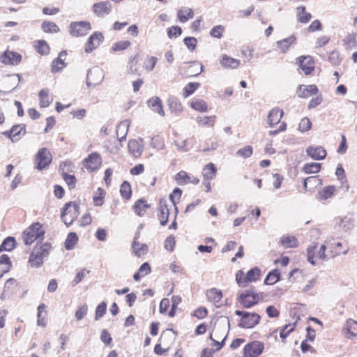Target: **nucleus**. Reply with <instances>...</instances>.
<instances>
[{"mask_svg": "<svg viewBox=\"0 0 357 357\" xmlns=\"http://www.w3.org/2000/svg\"><path fill=\"white\" fill-rule=\"evenodd\" d=\"M44 234L42 225L39 222H35L24 231L22 240L25 245H30L35 241L43 239Z\"/></svg>", "mask_w": 357, "mask_h": 357, "instance_id": "obj_1", "label": "nucleus"}, {"mask_svg": "<svg viewBox=\"0 0 357 357\" xmlns=\"http://www.w3.org/2000/svg\"><path fill=\"white\" fill-rule=\"evenodd\" d=\"M235 314L241 317L238 324V326L245 328H251L256 326L260 319V316L257 313H250L245 311L236 310Z\"/></svg>", "mask_w": 357, "mask_h": 357, "instance_id": "obj_2", "label": "nucleus"}, {"mask_svg": "<svg viewBox=\"0 0 357 357\" xmlns=\"http://www.w3.org/2000/svg\"><path fill=\"white\" fill-rule=\"evenodd\" d=\"M79 215V206L77 204L68 202L66 203L61 212V218L64 224L69 227Z\"/></svg>", "mask_w": 357, "mask_h": 357, "instance_id": "obj_3", "label": "nucleus"}, {"mask_svg": "<svg viewBox=\"0 0 357 357\" xmlns=\"http://www.w3.org/2000/svg\"><path fill=\"white\" fill-rule=\"evenodd\" d=\"M262 298L261 294L255 293L252 289H247L238 296V301L245 308H250L256 305Z\"/></svg>", "mask_w": 357, "mask_h": 357, "instance_id": "obj_4", "label": "nucleus"}, {"mask_svg": "<svg viewBox=\"0 0 357 357\" xmlns=\"http://www.w3.org/2000/svg\"><path fill=\"white\" fill-rule=\"evenodd\" d=\"M326 249L325 245H321L319 250H317V243L310 245L307 249V261L311 264L315 265V259L325 260L328 258V255L326 254Z\"/></svg>", "mask_w": 357, "mask_h": 357, "instance_id": "obj_5", "label": "nucleus"}, {"mask_svg": "<svg viewBox=\"0 0 357 357\" xmlns=\"http://www.w3.org/2000/svg\"><path fill=\"white\" fill-rule=\"evenodd\" d=\"M103 70L98 67H93L88 71L86 76L87 86H96L100 84L104 79Z\"/></svg>", "mask_w": 357, "mask_h": 357, "instance_id": "obj_6", "label": "nucleus"}, {"mask_svg": "<svg viewBox=\"0 0 357 357\" xmlns=\"http://www.w3.org/2000/svg\"><path fill=\"white\" fill-rule=\"evenodd\" d=\"M52 155L46 148L39 149L36 155V167L42 170L47 167L52 161Z\"/></svg>", "mask_w": 357, "mask_h": 357, "instance_id": "obj_7", "label": "nucleus"}, {"mask_svg": "<svg viewBox=\"0 0 357 357\" xmlns=\"http://www.w3.org/2000/svg\"><path fill=\"white\" fill-rule=\"evenodd\" d=\"M90 29V23L84 21L72 22L70 25V33L75 37L85 36Z\"/></svg>", "mask_w": 357, "mask_h": 357, "instance_id": "obj_8", "label": "nucleus"}, {"mask_svg": "<svg viewBox=\"0 0 357 357\" xmlns=\"http://www.w3.org/2000/svg\"><path fill=\"white\" fill-rule=\"evenodd\" d=\"M264 349V344L261 342L253 341L247 344L244 347L245 357H259Z\"/></svg>", "mask_w": 357, "mask_h": 357, "instance_id": "obj_9", "label": "nucleus"}, {"mask_svg": "<svg viewBox=\"0 0 357 357\" xmlns=\"http://www.w3.org/2000/svg\"><path fill=\"white\" fill-rule=\"evenodd\" d=\"M103 40L104 36L101 33L94 32L91 36H90V37L88 38L85 44V52H92L94 50H96L100 46V45L102 43Z\"/></svg>", "mask_w": 357, "mask_h": 357, "instance_id": "obj_10", "label": "nucleus"}, {"mask_svg": "<svg viewBox=\"0 0 357 357\" xmlns=\"http://www.w3.org/2000/svg\"><path fill=\"white\" fill-rule=\"evenodd\" d=\"M22 56L20 54L6 50L0 57V61L5 65L17 66L22 61Z\"/></svg>", "mask_w": 357, "mask_h": 357, "instance_id": "obj_11", "label": "nucleus"}, {"mask_svg": "<svg viewBox=\"0 0 357 357\" xmlns=\"http://www.w3.org/2000/svg\"><path fill=\"white\" fill-rule=\"evenodd\" d=\"M101 162L100 155L97 153H93L84 160L83 165L88 170L93 172L99 168Z\"/></svg>", "mask_w": 357, "mask_h": 357, "instance_id": "obj_12", "label": "nucleus"}, {"mask_svg": "<svg viewBox=\"0 0 357 357\" xmlns=\"http://www.w3.org/2000/svg\"><path fill=\"white\" fill-rule=\"evenodd\" d=\"M93 12L98 17H104L112 11V5L109 1L96 3L92 7Z\"/></svg>", "mask_w": 357, "mask_h": 357, "instance_id": "obj_13", "label": "nucleus"}, {"mask_svg": "<svg viewBox=\"0 0 357 357\" xmlns=\"http://www.w3.org/2000/svg\"><path fill=\"white\" fill-rule=\"evenodd\" d=\"M306 154L314 160H324L326 157V151L321 146H310L306 149Z\"/></svg>", "mask_w": 357, "mask_h": 357, "instance_id": "obj_14", "label": "nucleus"}, {"mask_svg": "<svg viewBox=\"0 0 357 357\" xmlns=\"http://www.w3.org/2000/svg\"><path fill=\"white\" fill-rule=\"evenodd\" d=\"M297 60V63L305 75H310L314 70L313 61L310 56H301Z\"/></svg>", "mask_w": 357, "mask_h": 357, "instance_id": "obj_15", "label": "nucleus"}, {"mask_svg": "<svg viewBox=\"0 0 357 357\" xmlns=\"http://www.w3.org/2000/svg\"><path fill=\"white\" fill-rule=\"evenodd\" d=\"M283 111L280 109L279 108H273L272 109L268 115L267 117V123L270 127L273 126L275 124L280 123L282 116Z\"/></svg>", "mask_w": 357, "mask_h": 357, "instance_id": "obj_16", "label": "nucleus"}, {"mask_svg": "<svg viewBox=\"0 0 357 357\" xmlns=\"http://www.w3.org/2000/svg\"><path fill=\"white\" fill-rule=\"evenodd\" d=\"M129 152L135 157H139L143 151L142 140L131 139L128 142Z\"/></svg>", "mask_w": 357, "mask_h": 357, "instance_id": "obj_17", "label": "nucleus"}, {"mask_svg": "<svg viewBox=\"0 0 357 357\" xmlns=\"http://www.w3.org/2000/svg\"><path fill=\"white\" fill-rule=\"evenodd\" d=\"M318 89L314 84L311 85H301L297 91L298 95L301 98H307L312 95L317 94Z\"/></svg>", "mask_w": 357, "mask_h": 357, "instance_id": "obj_18", "label": "nucleus"}, {"mask_svg": "<svg viewBox=\"0 0 357 357\" xmlns=\"http://www.w3.org/2000/svg\"><path fill=\"white\" fill-rule=\"evenodd\" d=\"M149 107L155 112H157L161 116H165V112L162 106V101L158 96H154L148 100Z\"/></svg>", "mask_w": 357, "mask_h": 357, "instance_id": "obj_19", "label": "nucleus"}, {"mask_svg": "<svg viewBox=\"0 0 357 357\" xmlns=\"http://www.w3.org/2000/svg\"><path fill=\"white\" fill-rule=\"evenodd\" d=\"M343 330L347 338L357 336V322L353 319H348Z\"/></svg>", "mask_w": 357, "mask_h": 357, "instance_id": "obj_20", "label": "nucleus"}, {"mask_svg": "<svg viewBox=\"0 0 357 357\" xmlns=\"http://www.w3.org/2000/svg\"><path fill=\"white\" fill-rule=\"evenodd\" d=\"M321 185V180L318 176H312L306 178L303 181L305 191L311 190Z\"/></svg>", "mask_w": 357, "mask_h": 357, "instance_id": "obj_21", "label": "nucleus"}, {"mask_svg": "<svg viewBox=\"0 0 357 357\" xmlns=\"http://www.w3.org/2000/svg\"><path fill=\"white\" fill-rule=\"evenodd\" d=\"M139 234H136L134 238V241L132 244V248L134 250L135 254L140 257L146 253L148 250V247L145 243H140L137 241V239L139 238Z\"/></svg>", "mask_w": 357, "mask_h": 357, "instance_id": "obj_22", "label": "nucleus"}, {"mask_svg": "<svg viewBox=\"0 0 357 357\" xmlns=\"http://www.w3.org/2000/svg\"><path fill=\"white\" fill-rule=\"evenodd\" d=\"M296 37L294 35L282 39L281 40H278L276 43L277 47L279 48L282 53H286L290 46L296 41Z\"/></svg>", "mask_w": 357, "mask_h": 357, "instance_id": "obj_23", "label": "nucleus"}, {"mask_svg": "<svg viewBox=\"0 0 357 357\" xmlns=\"http://www.w3.org/2000/svg\"><path fill=\"white\" fill-rule=\"evenodd\" d=\"M221 66L224 68H229L231 69L237 68L240 65V61L229 56L224 54L220 61Z\"/></svg>", "mask_w": 357, "mask_h": 357, "instance_id": "obj_24", "label": "nucleus"}, {"mask_svg": "<svg viewBox=\"0 0 357 357\" xmlns=\"http://www.w3.org/2000/svg\"><path fill=\"white\" fill-rule=\"evenodd\" d=\"M194 16L192 9L188 7H182L177 12V17L181 23H185Z\"/></svg>", "mask_w": 357, "mask_h": 357, "instance_id": "obj_25", "label": "nucleus"}, {"mask_svg": "<svg viewBox=\"0 0 357 357\" xmlns=\"http://www.w3.org/2000/svg\"><path fill=\"white\" fill-rule=\"evenodd\" d=\"M206 296L208 301L213 302L215 305H217L220 302L222 298V293L221 290H218L215 288H212L207 291Z\"/></svg>", "mask_w": 357, "mask_h": 357, "instance_id": "obj_26", "label": "nucleus"}, {"mask_svg": "<svg viewBox=\"0 0 357 357\" xmlns=\"http://www.w3.org/2000/svg\"><path fill=\"white\" fill-rule=\"evenodd\" d=\"M43 256L41 255L37 248H34L33 252L31 253L29 262L31 267H40L43 263Z\"/></svg>", "mask_w": 357, "mask_h": 357, "instance_id": "obj_27", "label": "nucleus"}, {"mask_svg": "<svg viewBox=\"0 0 357 357\" xmlns=\"http://www.w3.org/2000/svg\"><path fill=\"white\" fill-rule=\"evenodd\" d=\"M335 191V187L334 185L325 187L318 192L317 199L319 200H326L333 196Z\"/></svg>", "mask_w": 357, "mask_h": 357, "instance_id": "obj_28", "label": "nucleus"}, {"mask_svg": "<svg viewBox=\"0 0 357 357\" xmlns=\"http://www.w3.org/2000/svg\"><path fill=\"white\" fill-rule=\"evenodd\" d=\"M35 50L41 55H48L50 54V46L44 40L35 41Z\"/></svg>", "mask_w": 357, "mask_h": 357, "instance_id": "obj_29", "label": "nucleus"}, {"mask_svg": "<svg viewBox=\"0 0 357 357\" xmlns=\"http://www.w3.org/2000/svg\"><path fill=\"white\" fill-rule=\"evenodd\" d=\"M216 168L213 163L207 164L202 171L204 180H212L215 176Z\"/></svg>", "mask_w": 357, "mask_h": 357, "instance_id": "obj_30", "label": "nucleus"}, {"mask_svg": "<svg viewBox=\"0 0 357 357\" xmlns=\"http://www.w3.org/2000/svg\"><path fill=\"white\" fill-rule=\"evenodd\" d=\"M40 105L41 107H48L52 102V98L49 96V90L43 89L39 92Z\"/></svg>", "mask_w": 357, "mask_h": 357, "instance_id": "obj_31", "label": "nucleus"}, {"mask_svg": "<svg viewBox=\"0 0 357 357\" xmlns=\"http://www.w3.org/2000/svg\"><path fill=\"white\" fill-rule=\"evenodd\" d=\"M168 106L171 112L179 114L183 110V107L180 101L176 98H169L168 99Z\"/></svg>", "mask_w": 357, "mask_h": 357, "instance_id": "obj_32", "label": "nucleus"}, {"mask_svg": "<svg viewBox=\"0 0 357 357\" xmlns=\"http://www.w3.org/2000/svg\"><path fill=\"white\" fill-rule=\"evenodd\" d=\"M229 321L227 318H224V319L220 321L218 324H215L214 329H215L218 326H220L219 328L218 333L219 338L222 336L227 335L229 328Z\"/></svg>", "mask_w": 357, "mask_h": 357, "instance_id": "obj_33", "label": "nucleus"}, {"mask_svg": "<svg viewBox=\"0 0 357 357\" xmlns=\"http://www.w3.org/2000/svg\"><path fill=\"white\" fill-rule=\"evenodd\" d=\"M297 17L298 20L301 23L308 22L312 17L311 14L305 11V6H300L297 8Z\"/></svg>", "mask_w": 357, "mask_h": 357, "instance_id": "obj_34", "label": "nucleus"}, {"mask_svg": "<svg viewBox=\"0 0 357 357\" xmlns=\"http://www.w3.org/2000/svg\"><path fill=\"white\" fill-rule=\"evenodd\" d=\"M148 208H149V205L147 204L145 200L142 199L136 202L133 206L135 213L139 216L143 215L146 211V209Z\"/></svg>", "mask_w": 357, "mask_h": 357, "instance_id": "obj_35", "label": "nucleus"}, {"mask_svg": "<svg viewBox=\"0 0 357 357\" xmlns=\"http://www.w3.org/2000/svg\"><path fill=\"white\" fill-rule=\"evenodd\" d=\"M280 271L275 269L271 271L266 277L264 283L268 285L274 284L280 280Z\"/></svg>", "mask_w": 357, "mask_h": 357, "instance_id": "obj_36", "label": "nucleus"}, {"mask_svg": "<svg viewBox=\"0 0 357 357\" xmlns=\"http://www.w3.org/2000/svg\"><path fill=\"white\" fill-rule=\"evenodd\" d=\"M78 241V236L75 232H70L68 234L66 241L65 248L66 250H72Z\"/></svg>", "mask_w": 357, "mask_h": 357, "instance_id": "obj_37", "label": "nucleus"}, {"mask_svg": "<svg viewBox=\"0 0 357 357\" xmlns=\"http://www.w3.org/2000/svg\"><path fill=\"white\" fill-rule=\"evenodd\" d=\"M15 247V240L13 237H7L0 245V252L11 251Z\"/></svg>", "mask_w": 357, "mask_h": 357, "instance_id": "obj_38", "label": "nucleus"}, {"mask_svg": "<svg viewBox=\"0 0 357 357\" xmlns=\"http://www.w3.org/2000/svg\"><path fill=\"white\" fill-rule=\"evenodd\" d=\"M43 31L45 33H58L59 31V26L52 22L44 21L41 24Z\"/></svg>", "mask_w": 357, "mask_h": 357, "instance_id": "obj_39", "label": "nucleus"}, {"mask_svg": "<svg viewBox=\"0 0 357 357\" xmlns=\"http://www.w3.org/2000/svg\"><path fill=\"white\" fill-rule=\"evenodd\" d=\"M321 167L320 163L310 162L305 164L303 167V170L305 174H315L320 171Z\"/></svg>", "mask_w": 357, "mask_h": 357, "instance_id": "obj_40", "label": "nucleus"}, {"mask_svg": "<svg viewBox=\"0 0 357 357\" xmlns=\"http://www.w3.org/2000/svg\"><path fill=\"white\" fill-rule=\"evenodd\" d=\"M280 243L284 248H295L297 245V240L292 236H282Z\"/></svg>", "mask_w": 357, "mask_h": 357, "instance_id": "obj_41", "label": "nucleus"}, {"mask_svg": "<svg viewBox=\"0 0 357 357\" xmlns=\"http://www.w3.org/2000/svg\"><path fill=\"white\" fill-rule=\"evenodd\" d=\"M190 106L195 110L204 112L208 109V106L206 102L203 100H194L191 102Z\"/></svg>", "mask_w": 357, "mask_h": 357, "instance_id": "obj_42", "label": "nucleus"}, {"mask_svg": "<svg viewBox=\"0 0 357 357\" xmlns=\"http://www.w3.org/2000/svg\"><path fill=\"white\" fill-rule=\"evenodd\" d=\"M169 215V208L166 205L160 206V213L158 214V219L160 220L162 225H165L168 222Z\"/></svg>", "mask_w": 357, "mask_h": 357, "instance_id": "obj_43", "label": "nucleus"}, {"mask_svg": "<svg viewBox=\"0 0 357 357\" xmlns=\"http://www.w3.org/2000/svg\"><path fill=\"white\" fill-rule=\"evenodd\" d=\"M215 116H197V122L202 126H213L215 122Z\"/></svg>", "mask_w": 357, "mask_h": 357, "instance_id": "obj_44", "label": "nucleus"}, {"mask_svg": "<svg viewBox=\"0 0 357 357\" xmlns=\"http://www.w3.org/2000/svg\"><path fill=\"white\" fill-rule=\"evenodd\" d=\"M220 326H218L215 329H213L212 333L210 335V339L213 341V345L214 346H218V348L216 349V350H219L220 349L222 346L224 345L225 344V341L226 340V337H227V335L223 337L222 340L221 341V342H219L218 341L214 340L213 338V336L214 335L215 337L217 338H219V335H218V331H219V328H220Z\"/></svg>", "mask_w": 357, "mask_h": 357, "instance_id": "obj_45", "label": "nucleus"}, {"mask_svg": "<svg viewBox=\"0 0 357 357\" xmlns=\"http://www.w3.org/2000/svg\"><path fill=\"white\" fill-rule=\"evenodd\" d=\"M260 275V270L255 267L248 271L245 275V280L248 282L256 281Z\"/></svg>", "mask_w": 357, "mask_h": 357, "instance_id": "obj_46", "label": "nucleus"}, {"mask_svg": "<svg viewBox=\"0 0 357 357\" xmlns=\"http://www.w3.org/2000/svg\"><path fill=\"white\" fill-rule=\"evenodd\" d=\"M120 192L121 196L125 199H129L131 196L132 190L130 185L128 182L124 181L120 188Z\"/></svg>", "mask_w": 357, "mask_h": 357, "instance_id": "obj_47", "label": "nucleus"}, {"mask_svg": "<svg viewBox=\"0 0 357 357\" xmlns=\"http://www.w3.org/2000/svg\"><path fill=\"white\" fill-rule=\"evenodd\" d=\"M181 195H182V190L178 188H176L173 190L172 193L170 194V195H169V199L172 201L174 206H175V210H176V213H178V208L176 206V204L178 202Z\"/></svg>", "mask_w": 357, "mask_h": 357, "instance_id": "obj_48", "label": "nucleus"}, {"mask_svg": "<svg viewBox=\"0 0 357 357\" xmlns=\"http://www.w3.org/2000/svg\"><path fill=\"white\" fill-rule=\"evenodd\" d=\"M190 176L185 171L179 172L175 176V180L179 185H184L188 183Z\"/></svg>", "mask_w": 357, "mask_h": 357, "instance_id": "obj_49", "label": "nucleus"}, {"mask_svg": "<svg viewBox=\"0 0 357 357\" xmlns=\"http://www.w3.org/2000/svg\"><path fill=\"white\" fill-rule=\"evenodd\" d=\"M200 86L199 83L190 82L184 88L183 96L184 97H188L192 94Z\"/></svg>", "mask_w": 357, "mask_h": 357, "instance_id": "obj_50", "label": "nucleus"}, {"mask_svg": "<svg viewBox=\"0 0 357 357\" xmlns=\"http://www.w3.org/2000/svg\"><path fill=\"white\" fill-rule=\"evenodd\" d=\"M65 66V62L57 57L52 63V72L53 73H56L63 69Z\"/></svg>", "mask_w": 357, "mask_h": 357, "instance_id": "obj_51", "label": "nucleus"}, {"mask_svg": "<svg viewBox=\"0 0 357 357\" xmlns=\"http://www.w3.org/2000/svg\"><path fill=\"white\" fill-rule=\"evenodd\" d=\"M225 31L222 25H217L213 26L210 31V36L216 38H221Z\"/></svg>", "mask_w": 357, "mask_h": 357, "instance_id": "obj_52", "label": "nucleus"}, {"mask_svg": "<svg viewBox=\"0 0 357 357\" xmlns=\"http://www.w3.org/2000/svg\"><path fill=\"white\" fill-rule=\"evenodd\" d=\"M25 127L24 124H17L15 125L11 128L12 135L14 138H20V135L21 132H23V135L25 134Z\"/></svg>", "mask_w": 357, "mask_h": 357, "instance_id": "obj_53", "label": "nucleus"}, {"mask_svg": "<svg viewBox=\"0 0 357 357\" xmlns=\"http://www.w3.org/2000/svg\"><path fill=\"white\" fill-rule=\"evenodd\" d=\"M131 45L128 40H121L115 43L112 46V50L114 52L122 51L127 49Z\"/></svg>", "mask_w": 357, "mask_h": 357, "instance_id": "obj_54", "label": "nucleus"}, {"mask_svg": "<svg viewBox=\"0 0 357 357\" xmlns=\"http://www.w3.org/2000/svg\"><path fill=\"white\" fill-rule=\"evenodd\" d=\"M328 61L333 66H338L342 61L340 53L336 50L332 51L329 55Z\"/></svg>", "mask_w": 357, "mask_h": 357, "instance_id": "obj_55", "label": "nucleus"}, {"mask_svg": "<svg viewBox=\"0 0 357 357\" xmlns=\"http://www.w3.org/2000/svg\"><path fill=\"white\" fill-rule=\"evenodd\" d=\"M88 311V306L86 304H84L80 305L77 311L75 312V317L77 320L80 321L82 320L87 314Z\"/></svg>", "mask_w": 357, "mask_h": 357, "instance_id": "obj_56", "label": "nucleus"}, {"mask_svg": "<svg viewBox=\"0 0 357 357\" xmlns=\"http://www.w3.org/2000/svg\"><path fill=\"white\" fill-rule=\"evenodd\" d=\"M311 126H312L311 121H310V119L308 118L305 117V118L302 119L301 122L299 123L298 130L301 132H304L305 131L310 130Z\"/></svg>", "mask_w": 357, "mask_h": 357, "instance_id": "obj_57", "label": "nucleus"}, {"mask_svg": "<svg viewBox=\"0 0 357 357\" xmlns=\"http://www.w3.org/2000/svg\"><path fill=\"white\" fill-rule=\"evenodd\" d=\"M107 304L105 302L100 303L96 309L95 319L98 320L100 318L103 317L106 312Z\"/></svg>", "mask_w": 357, "mask_h": 357, "instance_id": "obj_58", "label": "nucleus"}, {"mask_svg": "<svg viewBox=\"0 0 357 357\" xmlns=\"http://www.w3.org/2000/svg\"><path fill=\"white\" fill-rule=\"evenodd\" d=\"M138 58L137 55L135 56L130 60L128 65V73L130 74H137L138 71L137 68Z\"/></svg>", "mask_w": 357, "mask_h": 357, "instance_id": "obj_59", "label": "nucleus"}, {"mask_svg": "<svg viewBox=\"0 0 357 357\" xmlns=\"http://www.w3.org/2000/svg\"><path fill=\"white\" fill-rule=\"evenodd\" d=\"M236 154L244 158H249L252 154V148L251 146L249 145L245 146L243 149L238 150Z\"/></svg>", "mask_w": 357, "mask_h": 357, "instance_id": "obj_60", "label": "nucleus"}, {"mask_svg": "<svg viewBox=\"0 0 357 357\" xmlns=\"http://www.w3.org/2000/svg\"><path fill=\"white\" fill-rule=\"evenodd\" d=\"M184 44L190 52L195 50L197 40L195 37H186L183 40Z\"/></svg>", "mask_w": 357, "mask_h": 357, "instance_id": "obj_61", "label": "nucleus"}, {"mask_svg": "<svg viewBox=\"0 0 357 357\" xmlns=\"http://www.w3.org/2000/svg\"><path fill=\"white\" fill-rule=\"evenodd\" d=\"M182 33V29L180 26H173L167 29V35L169 38H172L173 37H178Z\"/></svg>", "mask_w": 357, "mask_h": 357, "instance_id": "obj_62", "label": "nucleus"}, {"mask_svg": "<svg viewBox=\"0 0 357 357\" xmlns=\"http://www.w3.org/2000/svg\"><path fill=\"white\" fill-rule=\"evenodd\" d=\"M158 59L155 56H150L149 57L144 63V67L145 68L151 71L153 70V68L155 66V64L157 63Z\"/></svg>", "mask_w": 357, "mask_h": 357, "instance_id": "obj_63", "label": "nucleus"}, {"mask_svg": "<svg viewBox=\"0 0 357 357\" xmlns=\"http://www.w3.org/2000/svg\"><path fill=\"white\" fill-rule=\"evenodd\" d=\"M236 280L237 284L241 287H245V284L248 282L245 280V275H244V273L242 271H238L236 274Z\"/></svg>", "mask_w": 357, "mask_h": 357, "instance_id": "obj_64", "label": "nucleus"}]
</instances>
